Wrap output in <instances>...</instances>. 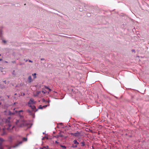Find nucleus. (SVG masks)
Listing matches in <instances>:
<instances>
[{"label":"nucleus","instance_id":"25","mask_svg":"<svg viewBox=\"0 0 149 149\" xmlns=\"http://www.w3.org/2000/svg\"><path fill=\"white\" fill-rule=\"evenodd\" d=\"M22 143V142H20L19 143V144H21V143Z\"/></svg>","mask_w":149,"mask_h":149},{"label":"nucleus","instance_id":"18","mask_svg":"<svg viewBox=\"0 0 149 149\" xmlns=\"http://www.w3.org/2000/svg\"><path fill=\"white\" fill-rule=\"evenodd\" d=\"M18 144L17 145L15 146H13V147L15 148V147H16L17 146H18Z\"/></svg>","mask_w":149,"mask_h":149},{"label":"nucleus","instance_id":"17","mask_svg":"<svg viewBox=\"0 0 149 149\" xmlns=\"http://www.w3.org/2000/svg\"><path fill=\"white\" fill-rule=\"evenodd\" d=\"M44 60V59L43 58H42L41 59V60Z\"/></svg>","mask_w":149,"mask_h":149},{"label":"nucleus","instance_id":"8","mask_svg":"<svg viewBox=\"0 0 149 149\" xmlns=\"http://www.w3.org/2000/svg\"><path fill=\"white\" fill-rule=\"evenodd\" d=\"M32 75L34 76V78L35 79L36 77V73H35L33 74H32Z\"/></svg>","mask_w":149,"mask_h":149},{"label":"nucleus","instance_id":"1","mask_svg":"<svg viewBox=\"0 0 149 149\" xmlns=\"http://www.w3.org/2000/svg\"><path fill=\"white\" fill-rule=\"evenodd\" d=\"M16 123L18 127H22L26 125V122L24 120H17Z\"/></svg>","mask_w":149,"mask_h":149},{"label":"nucleus","instance_id":"6","mask_svg":"<svg viewBox=\"0 0 149 149\" xmlns=\"http://www.w3.org/2000/svg\"><path fill=\"white\" fill-rule=\"evenodd\" d=\"M73 142L74 144H76L77 145H78L79 143L76 140H74Z\"/></svg>","mask_w":149,"mask_h":149},{"label":"nucleus","instance_id":"11","mask_svg":"<svg viewBox=\"0 0 149 149\" xmlns=\"http://www.w3.org/2000/svg\"><path fill=\"white\" fill-rule=\"evenodd\" d=\"M28 111L29 112V113L30 114H32L31 112L30 111L28 110Z\"/></svg>","mask_w":149,"mask_h":149},{"label":"nucleus","instance_id":"23","mask_svg":"<svg viewBox=\"0 0 149 149\" xmlns=\"http://www.w3.org/2000/svg\"><path fill=\"white\" fill-rule=\"evenodd\" d=\"M132 51L133 52H134V51H135V50H132Z\"/></svg>","mask_w":149,"mask_h":149},{"label":"nucleus","instance_id":"16","mask_svg":"<svg viewBox=\"0 0 149 149\" xmlns=\"http://www.w3.org/2000/svg\"><path fill=\"white\" fill-rule=\"evenodd\" d=\"M55 142H56V143H57V144L58 143V142L57 141H56Z\"/></svg>","mask_w":149,"mask_h":149},{"label":"nucleus","instance_id":"5","mask_svg":"<svg viewBox=\"0 0 149 149\" xmlns=\"http://www.w3.org/2000/svg\"><path fill=\"white\" fill-rule=\"evenodd\" d=\"M28 79L30 83L32 81V77H31V76H29V77L28 78Z\"/></svg>","mask_w":149,"mask_h":149},{"label":"nucleus","instance_id":"7","mask_svg":"<svg viewBox=\"0 0 149 149\" xmlns=\"http://www.w3.org/2000/svg\"><path fill=\"white\" fill-rule=\"evenodd\" d=\"M22 140L23 141H27V138H26L24 137L22 139Z\"/></svg>","mask_w":149,"mask_h":149},{"label":"nucleus","instance_id":"20","mask_svg":"<svg viewBox=\"0 0 149 149\" xmlns=\"http://www.w3.org/2000/svg\"><path fill=\"white\" fill-rule=\"evenodd\" d=\"M3 82L5 83H6V81H4Z\"/></svg>","mask_w":149,"mask_h":149},{"label":"nucleus","instance_id":"10","mask_svg":"<svg viewBox=\"0 0 149 149\" xmlns=\"http://www.w3.org/2000/svg\"><path fill=\"white\" fill-rule=\"evenodd\" d=\"M61 147H62L64 149H65L66 148V146H62V145H61Z\"/></svg>","mask_w":149,"mask_h":149},{"label":"nucleus","instance_id":"9","mask_svg":"<svg viewBox=\"0 0 149 149\" xmlns=\"http://www.w3.org/2000/svg\"><path fill=\"white\" fill-rule=\"evenodd\" d=\"M9 119H10V118H8V119H7L6 121V123H8L9 122H10V121H9Z\"/></svg>","mask_w":149,"mask_h":149},{"label":"nucleus","instance_id":"22","mask_svg":"<svg viewBox=\"0 0 149 149\" xmlns=\"http://www.w3.org/2000/svg\"><path fill=\"white\" fill-rule=\"evenodd\" d=\"M2 59L0 58V61H2Z\"/></svg>","mask_w":149,"mask_h":149},{"label":"nucleus","instance_id":"21","mask_svg":"<svg viewBox=\"0 0 149 149\" xmlns=\"http://www.w3.org/2000/svg\"><path fill=\"white\" fill-rule=\"evenodd\" d=\"M14 127H16V126H15H15H13V127H12V128H14Z\"/></svg>","mask_w":149,"mask_h":149},{"label":"nucleus","instance_id":"32","mask_svg":"<svg viewBox=\"0 0 149 149\" xmlns=\"http://www.w3.org/2000/svg\"><path fill=\"white\" fill-rule=\"evenodd\" d=\"M61 136V137H62V136L61 135V136Z\"/></svg>","mask_w":149,"mask_h":149},{"label":"nucleus","instance_id":"12","mask_svg":"<svg viewBox=\"0 0 149 149\" xmlns=\"http://www.w3.org/2000/svg\"><path fill=\"white\" fill-rule=\"evenodd\" d=\"M77 147V145H75V146H73V145L72 146V147L73 148H76Z\"/></svg>","mask_w":149,"mask_h":149},{"label":"nucleus","instance_id":"13","mask_svg":"<svg viewBox=\"0 0 149 149\" xmlns=\"http://www.w3.org/2000/svg\"><path fill=\"white\" fill-rule=\"evenodd\" d=\"M29 62H31V63H32L33 62V61L30 60H29Z\"/></svg>","mask_w":149,"mask_h":149},{"label":"nucleus","instance_id":"27","mask_svg":"<svg viewBox=\"0 0 149 149\" xmlns=\"http://www.w3.org/2000/svg\"><path fill=\"white\" fill-rule=\"evenodd\" d=\"M3 41L4 42H6V41L5 40H3Z\"/></svg>","mask_w":149,"mask_h":149},{"label":"nucleus","instance_id":"4","mask_svg":"<svg viewBox=\"0 0 149 149\" xmlns=\"http://www.w3.org/2000/svg\"><path fill=\"white\" fill-rule=\"evenodd\" d=\"M71 134L76 136H78L80 135V133L79 132L75 133H71Z\"/></svg>","mask_w":149,"mask_h":149},{"label":"nucleus","instance_id":"29","mask_svg":"<svg viewBox=\"0 0 149 149\" xmlns=\"http://www.w3.org/2000/svg\"><path fill=\"white\" fill-rule=\"evenodd\" d=\"M5 62V63H8V62H7V61H6Z\"/></svg>","mask_w":149,"mask_h":149},{"label":"nucleus","instance_id":"19","mask_svg":"<svg viewBox=\"0 0 149 149\" xmlns=\"http://www.w3.org/2000/svg\"><path fill=\"white\" fill-rule=\"evenodd\" d=\"M24 60L26 62H27L28 61V60H26L24 59Z\"/></svg>","mask_w":149,"mask_h":149},{"label":"nucleus","instance_id":"34","mask_svg":"<svg viewBox=\"0 0 149 149\" xmlns=\"http://www.w3.org/2000/svg\"><path fill=\"white\" fill-rule=\"evenodd\" d=\"M1 56V54H0V56Z\"/></svg>","mask_w":149,"mask_h":149},{"label":"nucleus","instance_id":"31","mask_svg":"<svg viewBox=\"0 0 149 149\" xmlns=\"http://www.w3.org/2000/svg\"><path fill=\"white\" fill-rule=\"evenodd\" d=\"M40 93V92H38V93Z\"/></svg>","mask_w":149,"mask_h":149},{"label":"nucleus","instance_id":"33","mask_svg":"<svg viewBox=\"0 0 149 149\" xmlns=\"http://www.w3.org/2000/svg\"><path fill=\"white\" fill-rule=\"evenodd\" d=\"M40 149H43V148H40Z\"/></svg>","mask_w":149,"mask_h":149},{"label":"nucleus","instance_id":"30","mask_svg":"<svg viewBox=\"0 0 149 149\" xmlns=\"http://www.w3.org/2000/svg\"><path fill=\"white\" fill-rule=\"evenodd\" d=\"M37 96V95H35V96Z\"/></svg>","mask_w":149,"mask_h":149},{"label":"nucleus","instance_id":"35","mask_svg":"<svg viewBox=\"0 0 149 149\" xmlns=\"http://www.w3.org/2000/svg\"><path fill=\"white\" fill-rule=\"evenodd\" d=\"M1 104V103H0V104Z\"/></svg>","mask_w":149,"mask_h":149},{"label":"nucleus","instance_id":"24","mask_svg":"<svg viewBox=\"0 0 149 149\" xmlns=\"http://www.w3.org/2000/svg\"><path fill=\"white\" fill-rule=\"evenodd\" d=\"M39 108L42 109V107H39Z\"/></svg>","mask_w":149,"mask_h":149},{"label":"nucleus","instance_id":"2","mask_svg":"<svg viewBox=\"0 0 149 149\" xmlns=\"http://www.w3.org/2000/svg\"><path fill=\"white\" fill-rule=\"evenodd\" d=\"M35 103V102L33 99H31L28 103V105L32 109H34L35 108V106L34 105Z\"/></svg>","mask_w":149,"mask_h":149},{"label":"nucleus","instance_id":"15","mask_svg":"<svg viewBox=\"0 0 149 149\" xmlns=\"http://www.w3.org/2000/svg\"><path fill=\"white\" fill-rule=\"evenodd\" d=\"M8 126H9V127H10L11 126V125H10L9 124H8Z\"/></svg>","mask_w":149,"mask_h":149},{"label":"nucleus","instance_id":"3","mask_svg":"<svg viewBox=\"0 0 149 149\" xmlns=\"http://www.w3.org/2000/svg\"><path fill=\"white\" fill-rule=\"evenodd\" d=\"M52 92V90L48 87L45 86L43 88L42 92L43 93H49Z\"/></svg>","mask_w":149,"mask_h":149},{"label":"nucleus","instance_id":"28","mask_svg":"<svg viewBox=\"0 0 149 149\" xmlns=\"http://www.w3.org/2000/svg\"><path fill=\"white\" fill-rule=\"evenodd\" d=\"M12 62L13 63H15V61H13V62Z\"/></svg>","mask_w":149,"mask_h":149},{"label":"nucleus","instance_id":"26","mask_svg":"<svg viewBox=\"0 0 149 149\" xmlns=\"http://www.w3.org/2000/svg\"><path fill=\"white\" fill-rule=\"evenodd\" d=\"M22 110H21V111H19V112H22Z\"/></svg>","mask_w":149,"mask_h":149},{"label":"nucleus","instance_id":"14","mask_svg":"<svg viewBox=\"0 0 149 149\" xmlns=\"http://www.w3.org/2000/svg\"><path fill=\"white\" fill-rule=\"evenodd\" d=\"M82 145L83 146H84V143H82Z\"/></svg>","mask_w":149,"mask_h":149}]
</instances>
